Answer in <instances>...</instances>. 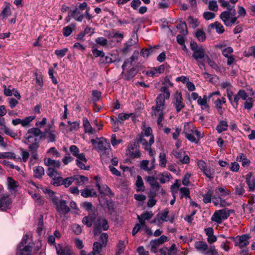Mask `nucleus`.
<instances>
[{
    "instance_id": "f257e3e1",
    "label": "nucleus",
    "mask_w": 255,
    "mask_h": 255,
    "mask_svg": "<svg viewBox=\"0 0 255 255\" xmlns=\"http://www.w3.org/2000/svg\"><path fill=\"white\" fill-rule=\"evenodd\" d=\"M161 93L159 94L156 99V105L152 106V116L157 118V124L162 125V122L164 119L163 111L165 108V102L166 99H168L170 94L168 87H164L161 89Z\"/></svg>"
},
{
    "instance_id": "f03ea898",
    "label": "nucleus",
    "mask_w": 255,
    "mask_h": 255,
    "mask_svg": "<svg viewBox=\"0 0 255 255\" xmlns=\"http://www.w3.org/2000/svg\"><path fill=\"white\" fill-rule=\"evenodd\" d=\"M42 131L38 128H33L29 129L24 136V138L27 141L26 144L29 143L28 150L31 152H37L39 146V143L42 136Z\"/></svg>"
},
{
    "instance_id": "7ed1b4c3",
    "label": "nucleus",
    "mask_w": 255,
    "mask_h": 255,
    "mask_svg": "<svg viewBox=\"0 0 255 255\" xmlns=\"http://www.w3.org/2000/svg\"><path fill=\"white\" fill-rule=\"evenodd\" d=\"M190 48L193 51L192 57L197 62L199 60L206 59L205 49L202 46H198L194 41H191L190 44Z\"/></svg>"
},
{
    "instance_id": "20e7f679",
    "label": "nucleus",
    "mask_w": 255,
    "mask_h": 255,
    "mask_svg": "<svg viewBox=\"0 0 255 255\" xmlns=\"http://www.w3.org/2000/svg\"><path fill=\"white\" fill-rule=\"evenodd\" d=\"M52 202L56 206L57 212L60 215H65L70 212V207L67 205L66 202L62 198L59 199L54 196L52 198Z\"/></svg>"
},
{
    "instance_id": "39448f33",
    "label": "nucleus",
    "mask_w": 255,
    "mask_h": 255,
    "mask_svg": "<svg viewBox=\"0 0 255 255\" xmlns=\"http://www.w3.org/2000/svg\"><path fill=\"white\" fill-rule=\"evenodd\" d=\"M233 211L227 208L216 211L211 217L212 221L220 224L223 221L226 220Z\"/></svg>"
},
{
    "instance_id": "423d86ee",
    "label": "nucleus",
    "mask_w": 255,
    "mask_h": 255,
    "mask_svg": "<svg viewBox=\"0 0 255 255\" xmlns=\"http://www.w3.org/2000/svg\"><path fill=\"white\" fill-rule=\"evenodd\" d=\"M236 15L234 10L233 12L223 11L220 14V18L226 26L229 27L236 22L237 17Z\"/></svg>"
},
{
    "instance_id": "0eeeda50",
    "label": "nucleus",
    "mask_w": 255,
    "mask_h": 255,
    "mask_svg": "<svg viewBox=\"0 0 255 255\" xmlns=\"http://www.w3.org/2000/svg\"><path fill=\"white\" fill-rule=\"evenodd\" d=\"M127 154L132 158L140 157L141 153L139 151V145L137 140H134L129 143L127 150Z\"/></svg>"
},
{
    "instance_id": "6e6552de",
    "label": "nucleus",
    "mask_w": 255,
    "mask_h": 255,
    "mask_svg": "<svg viewBox=\"0 0 255 255\" xmlns=\"http://www.w3.org/2000/svg\"><path fill=\"white\" fill-rule=\"evenodd\" d=\"M107 231L109 229L108 223L103 217H99L94 223L93 233L95 236L98 235L101 232V229Z\"/></svg>"
},
{
    "instance_id": "1a4fd4ad",
    "label": "nucleus",
    "mask_w": 255,
    "mask_h": 255,
    "mask_svg": "<svg viewBox=\"0 0 255 255\" xmlns=\"http://www.w3.org/2000/svg\"><path fill=\"white\" fill-rule=\"evenodd\" d=\"M98 145L96 149L101 154H109L111 151V146L108 140L103 138L102 140L97 138Z\"/></svg>"
},
{
    "instance_id": "9d476101",
    "label": "nucleus",
    "mask_w": 255,
    "mask_h": 255,
    "mask_svg": "<svg viewBox=\"0 0 255 255\" xmlns=\"http://www.w3.org/2000/svg\"><path fill=\"white\" fill-rule=\"evenodd\" d=\"M250 238L251 237L249 235L244 234L242 236H237L236 237H233L232 239L235 243V246L242 248L249 244V240Z\"/></svg>"
},
{
    "instance_id": "9b49d317",
    "label": "nucleus",
    "mask_w": 255,
    "mask_h": 255,
    "mask_svg": "<svg viewBox=\"0 0 255 255\" xmlns=\"http://www.w3.org/2000/svg\"><path fill=\"white\" fill-rule=\"evenodd\" d=\"M172 104L177 113L180 112L185 107V105L183 102L181 93L176 92L174 94Z\"/></svg>"
},
{
    "instance_id": "f8f14e48",
    "label": "nucleus",
    "mask_w": 255,
    "mask_h": 255,
    "mask_svg": "<svg viewBox=\"0 0 255 255\" xmlns=\"http://www.w3.org/2000/svg\"><path fill=\"white\" fill-rule=\"evenodd\" d=\"M27 236L23 238L18 248L19 255H30L32 246L26 244Z\"/></svg>"
},
{
    "instance_id": "ddd939ff",
    "label": "nucleus",
    "mask_w": 255,
    "mask_h": 255,
    "mask_svg": "<svg viewBox=\"0 0 255 255\" xmlns=\"http://www.w3.org/2000/svg\"><path fill=\"white\" fill-rule=\"evenodd\" d=\"M138 39L134 35H132L131 38L125 43L124 47L122 49V51L124 53H128L132 50V47L137 44Z\"/></svg>"
},
{
    "instance_id": "4468645a",
    "label": "nucleus",
    "mask_w": 255,
    "mask_h": 255,
    "mask_svg": "<svg viewBox=\"0 0 255 255\" xmlns=\"http://www.w3.org/2000/svg\"><path fill=\"white\" fill-rule=\"evenodd\" d=\"M35 119V116H29L21 120L20 119H15L12 120L11 123L12 125L15 126L20 124L23 127L28 126L30 122Z\"/></svg>"
},
{
    "instance_id": "2eb2a0df",
    "label": "nucleus",
    "mask_w": 255,
    "mask_h": 255,
    "mask_svg": "<svg viewBox=\"0 0 255 255\" xmlns=\"http://www.w3.org/2000/svg\"><path fill=\"white\" fill-rule=\"evenodd\" d=\"M136 140L138 143L140 142L143 146V148H145L146 146H151L154 142V137L153 135H151L149 137L146 138V137L143 136V134H140Z\"/></svg>"
},
{
    "instance_id": "dca6fc26",
    "label": "nucleus",
    "mask_w": 255,
    "mask_h": 255,
    "mask_svg": "<svg viewBox=\"0 0 255 255\" xmlns=\"http://www.w3.org/2000/svg\"><path fill=\"white\" fill-rule=\"evenodd\" d=\"M56 253L58 255H72L73 252L70 247L58 244L56 246Z\"/></svg>"
},
{
    "instance_id": "f3484780",
    "label": "nucleus",
    "mask_w": 255,
    "mask_h": 255,
    "mask_svg": "<svg viewBox=\"0 0 255 255\" xmlns=\"http://www.w3.org/2000/svg\"><path fill=\"white\" fill-rule=\"evenodd\" d=\"M173 154L182 164H187L190 162L189 156L185 155L184 151H174Z\"/></svg>"
},
{
    "instance_id": "a211bd4d",
    "label": "nucleus",
    "mask_w": 255,
    "mask_h": 255,
    "mask_svg": "<svg viewBox=\"0 0 255 255\" xmlns=\"http://www.w3.org/2000/svg\"><path fill=\"white\" fill-rule=\"evenodd\" d=\"M87 162V159L85 157L84 154H81L76 160V165L81 169L89 170V166H86L85 164Z\"/></svg>"
},
{
    "instance_id": "6ab92c4d",
    "label": "nucleus",
    "mask_w": 255,
    "mask_h": 255,
    "mask_svg": "<svg viewBox=\"0 0 255 255\" xmlns=\"http://www.w3.org/2000/svg\"><path fill=\"white\" fill-rule=\"evenodd\" d=\"M208 98L206 95H204L203 98L200 97L197 100V104L201 107V109L203 111L209 112L210 106L207 103Z\"/></svg>"
},
{
    "instance_id": "aec40b11",
    "label": "nucleus",
    "mask_w": 255,
    "mask_h": 255,
    "mask_svg": "<svg viewBox=\"0 0 255 255\" xmlns=\"http://www.w3.org/2000/svg\"><path fill=\"white\" fill-rule=\"evenodd\" d=\"M70 11L71 17L74 18L76 21L81 22L83 20L84 17V14L79 8L75 7L74 9Z\"/></svg>"
},
{
    "instance_id": "412c9836",
    "label": "nucleus",
    "mask_w": 255,
    "mask_h": 255,
    "mask_svg": "<svg viewBox=\"0 0 255 255\" xmlns=\"http://www.w3.org/2000/svg\"><path fill=\"white\" fill-rule=\"evenodd\" d=\"M83 126L84 128V132L89 134H92L96 133V130L91 126L89 120L87 118L84 117L82 119Z\"/></svg>"
},
{
    "instance_id": "4be33fe9",
    "label": "nucleus",
    "mask_w": 255,
    "mask_h": 255,
    "mask_svg": "<svg viewBox=\"0 0 255 255\" xmlns=\"http://www.w3.org/2000/svg\"><path fill=\"white\" fill-rule=\"evenodd\" d=\"M246 182L248 185L249 190L253 191L255 189V177L252 172L248 173L246 175Z\"/></svg>"
},
{
    "instance_id": "5701e85b",
    "label": "nucleus",
    "mask_w": 255,
    "mask_h": 255,
    "mask_svg": "<svg viewBox=\"0 0 255 255\" xmlns=\"http://www.w3.org/2000/svg\"><path fill=\"white\" fill-rule=\"evenodd\" d=\"M11 200L8 195L3 196L0 198V210H5L11 204Z\"/></svg>"
},
{
    "instance_id": "b1692460",
    "label": "nucleus",
    "mask_w": 255,
    "mask_h": 255,
    "mask_svg": "<svg viewBox=\"0 0 255 255\" xmlns=\"http://www.w3.org/2000/svg\"><path fill=\"white\" fill-rule=\"evenodd\" d=\"M139 55V52L138 50H135L133 54L130 57V58L127 59L122 65V68L124 70L125 67H126L128 64L131 65L132 62L135 60H137Z\"/></svg>"
},
{
    "instance_id": "393cba45",
    "label": "nucleus",
    "mask_w": 255,
    "mask_h": 255,
    "mask_svg": "<svg viewBox=\"0 0 255 255\" xmlns=\"http://www.w3.org/2000/svg\"><path fill=\"white\" fill-rule=\"evenodd\" d=\"M195 248L199 252L204 254L209 247L205 242L198 241L195 243Z\"/></svg>"
},
{
    "instance_id": "a878e982",
    "label": "nucleus",
    "mask_w": 255,
    "mask_h": 255,
    "mask_svg": "<svg viewBox=\"0 0 255 255\" xmlns=\"http://www.w3.org/2000/svg\"><path fill=\"white\" fill-rule=\"evenodd\" d=\"M6 185L9 190L15 191L18 186V183L12 178L8 177L7 178Z\"/></svg>"
},
{
    "instance_id": "bb28decb",
    "label": "nucleus",
    "mask_w": 255,
    "mask_h": 255,
    "mask_svg": "<svg viewBox=\"0 0 255 255\" xmlns=\"http://www.w3.org/2000/svg\"><path fill=\"white\" fill-rule=\"evenodd\" d=\"M229 127L228 122L226 120L220 121L217 126L216 130L219 133L227 130Z\"/></svg>"
},
{
    "instance_id": "cd10ccee",
    "label": "nucleus",
    "mask_w": 255,
    "mask_h": 255,
    "mask_svg": "<svg viewBox=\"0 0 255 255\" xmlns=\"http://www.w3.org/2000/svg\"><path fill=\"white\" fill-rule=\"evenodd\" d=\"M226 102V99L224 97H222L221 98L217 99L214 102L215 107L220 115H222L224 112L222 106L223 104H225Z\"/></svg>"
},
{
    "instance_id": "c85d7f7f",
    "label": "nucleus",
    "mask_w": 255,
    "mask_h": 255,
    "mask_svg": "<svg viewBox=\"0 0 255 255\" xmlns=\"http://www.w3.org/2000/svg\"><path fill=\"white\" fill-rule=\"evenodd\" d=\"M145 180L147 182L152 188L158 189L160 185L155 178L152 176H148L145 178Z\"/></svg>"
},
{
    "instance_id": "c756f323",
    "label": "nucleus",
    "mask_w": 255,
    "mask_h": 255,
    "mask_svg": "<svg viewBox=\"0 0 255 255\" xmlns=\"http://www.w3.org/2000/svg\"><path fill=\"white\" fill-rule=\"evenodd\" d=\"M81 195L85 198L96 197L97 196L96 192L93 189H89L88 188L81 190Z\"/></svg>"
},
{
    "instance_id": "7c9ffc66",
    "label": "nucleus",
    "mask_w": 255,
    "mask_h": 255,
    "mask_svg": "<svg viewBox=\"0 0 255 255\" xmlns=\"http://www.w3.org/2000/svg\"><path fill=\"white\" fill-rule=\"evenodd\" d=\"M44 162V164L47 166H52L54 167L59 168L61 165V162L59 160L51 159L50 158H45Z\"/></svg>"
},
{
    "instance_id": "2f4dec72",
    "label": "nucleus",
    "mask_w": 255,
    "mask_h": 255,
    "mask_svg": "<svg viewBox=\"0 0 255 255\" xmlns=\"http://www.w3.org/2000/svg\"><path fill=\"white\" fill-rule=\"evenodd\" d=\"M95 221V217L93 215L85 217L82 219V223L88 227H91L93 224L94 225Z\"/></svg>"
},
{
    "instance_id": "473e14b6",
    "label": "nucleus",
    "mask_w": 255,
    "mask_h": 255,
    "mask_svg": "<svg viewBox=\"0 0 255 255\" xmlns=\"http://www.w3.org/2000/svg\"><path fill=\"white\" fill-rule=\"evenodd\" d=\"M34 176L36 178H41L44 174V169L43 167L38 166L33 168Z\"/></svg>"
},
{
    "instance_id": "72a5a7b5",
    "label": "nucleus",
    "mask_w": 255,
    "mask_h": 255,
    "mask_svg": "<svg viewBox=\"0 0 255 255\" xmlns=\"http://www.w3.org/2000/svg\"><path fill=\"white\" fill-rule=\"evenodd\" d=\"M73 178L76 185L80 186L88 181V178L83 175H76Z\"/></svg>"
},
{
    "instance_id": "f704fd0d",
    "label": "nucleus",
    "mask_w": 255,
    "mask_h": 255,
    "mask_svg": "<svg viewBox=\"0 0 255 255\" xmlns=\"http://www.w3.org/2000/svg\"><path fill=\"white\" fill-rule=\"evenodd\" d=\"M210 26L212 28H215L216 32L219 34H222L225 31L223 25L218 21L211 24Z\"/></svg>"
},
{
    "instance_id": "c9c22d12",
    "label": "nucleus",
    "mask_w": 255,
    "mask_h": 255,
    "mask_svg": "<svg viewBox=\"0 0 255 255\" xmlns=\"http://www.w3.org/2000/svg\"><path fill=\"white\" fill-rule=\"evenodd\" d=\"M149 164V160H143L141 161L140 165V167L141 169L146 171L148 172H149L155 168V167L153 166H148Z\"/></svg>"
},
{
    "instance_id": "e433bc0d",
    "label": "nucleus",
    "mask_w": 255,
    "mask_h": 255,
    "mask_svg": "<svg viewBox=\"0 0 255 255\" xmlns=\"http://www.w3.org/2000/svg\"><path fill=\"white\" fill-rule=\"evenodd\" d=\"M75 24L72 23L70 25L64 27L62 30L63 35L65 37L69 36L72 33L73 30L75 28Z\"/></svg>"
},
{
    "instance_id": "4c0bfd02",
    "label": "nucleus",
    "mask_w": 255,
    "mask_h": 255,
    "mask_svg": "<svg viewBox=\"0 0 255 255\" xmlns=\"http://www.w3.org/2000/svg\"><path fill=\"white\" fill-rule=\"evenodd\" d=\"M215 193L217 196H226L229 195L230 192L226 188L219 187L215 189Z\"/></svg>"
},
{
    "instance_id": "58836bf2",
    "label": "nucleus",
    "mask_w": 255,
    "mask_h": 255,
    "mask_svg": "<svg viewBox=\"0 0 255 255\" xmlns=\"http://www.w3.org/2000/svg\"><path fill=\"white\" fill-rule=\"evenodd\" d=\"M157 47H151L149 48L142 49L141 50V55L144 58H147L150 55L154 52V50Z\"/></svg>"
},
{
    "instance_id": "ea45409f",
    "label": "nucleus",
    "mask_w": 255,
    "mask_h": 255,
    "mask_svg": "<svg viewBox=\"0 0 255 255\" xmlns=\"http://www.w3.org/2000/svg\"><path fill=\"white\" fill-rule=\"evenodd\" d=\"M161 177L160 178V182L163 184L167 181H170L172 179V176L170 173L167 171L163 172L161 174Z\"/></svg>"
},
{
    "instance_id": "a19ab883",
    "label": "nucleus",
    "mask_w": 255,
    "mask_h": 255,
    "mask_svg": "<svg viewBox=\"0 0 255 255\" xmlns=\"http://www.w3.org/2000/svg\"><path fill=\"white\" fill-rule=\"evenodd\" d=\"M136 186V190L137 191H143L144 190V186L143 184V180L141 177L138 175L135 182Z\"/></svg>"
},
{
    "instance_id": "79ce46f5",
    "label": "nucleus",
    "mask_w": 255,
    "mask_h": 255,
    "mask_svg": "<svg viewBox=\"0 0 255 255\" xmlns=\"http://www.w3.org/2000/svg\"><path fill=\"white\" fill-rule=\"evenodd\" d=\"M176 28L179 30L181 34L186 35L188 34L187 25L185 22H181L177 25Z\"/></svg>"
},
{
    "instance_id": "37998d69",
    "label": "nucleus",
    "mask_w": 255,
    "mask_h": 255,
    "mask_svg": "<svg viewBox=\"0 0 255 255\" xmlns=\"http://www.w3.org/2000/svg\"><path fill=\"white\" fill-rule=\"evenodd\" d=\"M195 36L200 42L204 41L206 39L205 33L200 29H197L195 32Z\"/></svg>"
},
{
    "instance_id": "c03bdc74",
    "label": "nucleus",
    "mask_w": 255,
    "mask_h": 255,
    "mask_svg": "<svg viewBox=\"0 0 255 255\" xmlns=\"http://www.w3.org/2000/svg\"><path fill=\"white\" fill-rule=\"evenodd\" d=\"M203 172L204 175L210 180H212L214 178L215 170L214 169H212L210 167L208 166L205 170L203 171Z\"/></svg>"
},
{
    "instance_id": "a18cd8bd",
    "label": "nucleus",
    "mask_w": 255,
    "mask_h": 255,
    "mask_svg": "<svg viewBox=\"0 0 255 255\" xmlns=\"http://www.w3.org/2000/svg\"><path fill=\"white\" fill-rule=\"evenodd\" d=\"M11 14L10 8L9 5H6L2 9L0 16L2 18H6Z\"/></svg>"
},
{
    "instance_id": "49530a36",
    "label": "nucleus",
    "mask_w": 255,
    "mask_h": 255,
    "mask_svg": "<svg viewBox=\"0 0 255 255\" xmlns=\"http://www.w3.org/2000/svg\"><path fill=\"white\" fill-rule=\"evenodd\" d=\"M159 165L162 167H165L167 163L166 157L165 153L161 152L159 155Z\"/></svg>"
},
{
    "instance_id": "de8ad7c7",
    "label": "nucleus",
    "mask_w": 255,
    "mask_h": 255,
    "mask_svg": "<svg viewBox=\"0 0 255 255\" xmlns=\"http://www.w3.org/2000/svg\"><path fill=\"white\" fill-rule=\"evenodd\" d=\"M126 247L125 243L124 241H120L119 244L117 247V251L116 253V255H120L124 253Z\"/></svg>"
},
{
    "instance_id": "09e8293b",
    "label": "nucleus",
    "mask_w": 255,
    "mask_h": 255,
    "mask_svg": "<svg viewBox=\"0 0 255 255\" xmlns=\"http://www.w3.org/2000/svg\"><path fill=\"white\" fill-rule=\"evenodd\" d=\"M204 255H221L220 253H218L217 250L216 249L215 247L214 246H211L209 247L208 249L205 253Z\"/></svg>"
},
{
    "instance_id": "8fccbe9b",
    "label": "nucleus",
    "mask_w": 255,
    "mask_h": 255,
    "mask_svg": "<svg viewBox=\"0 0 255 255\" xmlns=\"http://www.w3.org/2000/svg\"><path fill=\"white\" fill-rule=\"evenodd\" d=\"M113 62L112 58L108 56H103L100 58L99 63L100 64H111Z\"/></svg>"
},
{
    "instance_id": "3c124183",
    "label": "nucleus",
    "mask_w": 255,
    "mask_h": 255,
    "mask_svg": "<svg viewBox=\"0 0 255 255\" xmlns=\"http://www.w3.org/2000/svg\"><path fill=\"white\" fill-rule=\"evenodd\" d=\"M254 100L252 98H248V100L244 103V108L250 111L253 107Z\"/></svg>"
},
{
    "instance_id": "603ef678",
    "label": "nucleus",
    "mask_w": 255,
    "mask_h": 255,
    "mask_svg": "<svg viewBox=\"0 0 255 255\" xmlns=\"http://www.w3.org/2000/svg\"><path fill=\"white\" fill-rule=\"evenodd\" d=\"M188 20L189 23L193 28H195L199 25V22L198 21L197 18H194L192 16H189L188 17Z\"/></svg>"
},
{
    "instance_id": "864d4df0",
    "label": "nucleus",
    "mask_w": 255,
    "mask_h": 255,
    "mask_svg": "<svg viewBox=\"0 0 255 255\" xmlns=\"http://www.w3.org/2000/svg\"><path fill=\"white\" fill-rule=\"evenodd\" d=\"M194 129L195 128L193 127V126H191L189 124H186L184 126L183 132L184 133L185 135H186L189 134V133H192V132H194Z\"/></svg>"
},
{
    "instance_id": "5fc2aeb1",
    "label": "nucleus",
    "mask_w": 255,
    "mask_h": 255,
    "mask_svg": "<svg viewBox=\"0 0 255 255\" xmlns=\"http://www.w3.org/2000/svg\"><path fill=\"white\" fill-rule=\"evenodd\" d=\"M20 155L21 156V158H20V160L23 162H26L29 157V152L24 150L23 148H20Z\"/></svg>"
},
{
    "instance_id": "6e6d98bb",
    "label": "nucleus",
    "mask_w": 255,
    "mask_h": 255,
    "mask_svg": "<svg viewBox=\"0 0 255 255\" xmlns=\"http://www.w3.org/2000/svg\"><path fill=\"white\" fill-rule=\"evenodd\" d=\"M69 150L73 155L76 157L77 158L79 157V155L84 154L83 153H79V148L75 145H71L69 148Z\"/></svg>"
},
{
    "instance_id": "4d7b16f0",
    "label": "nucleus",
    "mask_w": 255,
    "mask_h": 255,
    "mask_svg": "<svg viewBox=\"0 0 255 255\" xmlns=\"http://www.w3.org/2000/svg\"><path fill=\"white\" fill-rule=\"evenodd\" d=\"M213 196V191L209 190L206 194H203V201L205 203H208L211 202V199Z\"/></svg>"
},
{
    "instance_id": "13d9d810",
    "label": "nucleus",
    "mask_w": 255,
    "mask_h": 255,
    "mask_svg": "<svg viewBox=\"0 0 255 255\" xmlns=\"http://www.w3.org/2000/svg\"><path fill=\"white\" fill-rule=\"evenodd\" d=\"M208 8L212 11H217L218 9V5L216 0H210L208 2Z\"/></svg>"
},
{
    "instance_id": "bf43d9fd",
    "label": "nucleus",
    "mask_w": 255,
    "mask_h": 255,
    "mask_svg": "<svg viewBox=\"0 0 255 255\" xmlns=\"http://www.w3.org/2000/svg\"><path fill=\"white\" fill-rule=\"evenodd\" d=\"M92 52L95 57H100V58H102L105 55L103 51L99 50L94 46H93L92 48Z\"/></svg>"
},
{
    "instance_id": "052dcab7",
    "label": "nucleus",
    "mask_w": 255,
    "mask_h": 255,
    "mask_svg": "<svg viewBox=\"0 0 255 255\" xmlns=\"http://www.w3.org/2000/svg\"><path fill=\"white\" fill-rule=\"evenodd\" d=\"M204 61L207 62L211 68L215 70L219 69L218 64L213 60H212L208 56H206V59H204Z\"/></svg>"
},
{
    "instance_id": "680f3d73",
    "label": "nucleus",
    "mask_w": 255,
    "mask_h": 255,
    "mask_svg": "<svg viewBox=\"0 0 255 255\" xmlns=\"http://www.w3.org/2000/svg\"><path fill=\"white\" fill-rule=\"evenodd\" d=\"M7 158L10 159H15V155L14 153L11 152H5L0 153V159Z\"/></svg>"
},
{
    "instance_id": "e2e57ef3",
    "label": "nucleus",
    "mask_w": 255,
    "mask_h": 255,
    "mask_svg": "<svg viewBox=\"0 0 255 255\" xmlns=\"http://www.w3.org/2000/svg\"><path fill=\"white\" fill-rule=\"evenodd\" d=\"M2 129L3 130L4 132L10 136L12 137H14L16 136V133H15L13 130L9 128L8 127L3 125Z\"/></svg>"
},
{
    "instance_id": "0e129e2a",
    "label": "nucleus",
    "mask_w": 255,
    "mask_h": 255,
    "mask_svg": "<svg viewBox=\"0 0 255 255\" xmlns=\"http://www.w3.org/2000/svg\"><path fill=\"white\" fill-rule=\"evenodd\" d=\"M68 51V49L67 48H64L62 49H57L55 51V54L58 57H64L66 53Z\"/></svg>"
},
{
    "instance_id": "69168bd1",
    "label": "nucleus",
    "mask_w": 255,
    "mask_h": 255,
    "mask_svg": "<svg viewBox=\"0 0 255 255\" xmlns=\"http://www.w3.org/2000/svg\"><path fill=\"white\" fill-rule=\"evenodd\" d=\"M72 231L76 235H80L82 233V228L81 226L77 224H74L71 226Z\"/></svg>"
},
{
    "instance_id": "338daca9",
    "label": "nucleus",
    "mask_w": 255,
    "mask_h": 255,
    "mask_svg": "<svg viewBox=\"0 0 255 255\" xmlns=\"http://www.w3.org/2000/svg\"><path fill=\"white\" fill-rule=\"evenodd\" d=\"M95 42L97 44H99L103 46L107 45L108 40L107 39L103 37H99L96 39Z\"/></svg>"
},
{
    "instance_id": "774afa93",
    "label": "nucleus",
    "mask_w": 255,
    "mask_h": 255,
    "mask_svg": "<svg viewBox=\"0 0 255 255\" xmlns=\"http://www.w3.org/2000/svg\"><path fill=\"white\" fill-rule=\"evenodd\" d=\"M236 193L239 195H242L245 190L244 189V185L240 183L239 185H236L235 187Z\"/></svg>"
}]
</instances>
